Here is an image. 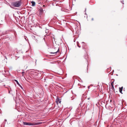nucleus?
Segmentation results:
<instances>
[{"label":"nucleus","mask_w":127,"mask_h":127,"mask_svg":"<svg viewBox=\"0 0 127 127\" xmlns=\"http://www.w3.org/2000/svg\"><path fill=\"white\" fill-rule=\"evenodd\" d=\"M21 4V2L19 1L12 2L11 5L15 7H18L20 6Z\"/></svg>","instance_id":"1"},{"label":"nucleus","mask_w":127,"mask_h":127,"mask_svg":"<svg viewBox=\"0 0 127 127\" xmlns=\"http://www.w3.org/2000/svg\"><path fill=\"white\" fill-rule=\"evenodd\" d=\"M23 124L25 125H32V123H27L23 122Z\"/></svg>","instance_id":"2"},{"label":"nucleus","mask_w":127,"mask_h":127,"mask_svg":"<svg viewBox=\"0 0 127 127\" xmlns=\"http://www.w3.org/2000/svg\"><path fill=\"white\" fill-rule=\"evenodd\" d=\"M42 123L41 122L32 123V125H40Z\"/></svg>","instance_id":"3"},{"label":"nucleus","mask_w":127,"mask_h":127,"mask_svg":"<svg viewBox=\"0 0 127 127\" xmlns=\"http://www.w3.org/2000/svg\"><path fill=\"white\" fill-rule=\"evenodd\" d=\"M4 77V75L2 74V73L0 72V79H2Z\"/></svg>","instance_id":"4"},{"label":"nucleus","mask_w":127,"mask_h":127,"mask_svg":"<svg viewBox=\"0 0 127 127\" xmlns=\"http://www.w3.org/2000/svg\"><path fill=\"white\" fill-rule=\"evenodd\" d=\"M119 91L120 92V93H122V90L123 89V87H122L121 88L120 87L119 88Z\"/></svg>","instance_id":"5"},{"label":"nucleus","mask_w":127,"mask_h":127,"mask_svg":"<svg viewBox=\"0 0 127 127\" xmlns=\"http://www.w3.org/2000/svg\"><path fill=\"white\" fill-rule=\"evenodd\" d=\"M56 102L58 103L59 102L60 103H61V101L59 100V99L58 98H57V100L56 101Z\"/></svg>","instance_id":"6"},{"label":"nucleus","mask_w":127,"mask_h":127,"mask_svg":"<svg viewBox=\"0 0 127 127\" xmlns=\"http://www.w3.org/2000/svg\"><path fill=\"white\" fill-rule=\"evenodd\" d=\"M31 3L32 4V6H34L35 5V2L33 1H32L31 2Z\"/></svg>","instance_id":"7"},{"label":"nucleus","mask_w":127,"mask_h":127,"mask_svg":"<svg viewBox=\"0 0 127 127\" xmlns=\"http://www.w3.org/2000/svg\"><path fill=\"white\" fill-rule=\"evenodd\" d=\"M82 47H85V45H86V44H85L84 43V42H82Z\"/></svg>","instance_id":"8"},{"label":"nucleus","mask_w":127,"mask_h":127,"mask_svg":"<svg viewBox=\"0 0 127 127\" xmlns=\"http://www.w3.org/2000/svg\"><path fill=\"white\" fill-rule=\"evenodd\" d=\"M15 81L16 82L17 84L19 86H20V84H19V83L18 82V81L16 80H15Z\"/></svg>","instance_id":"9"},{"label":"nucleus","mask_w":127,"mask_h":127,"mask_svg":"<svg viewBox=\"0 0 127 127\" xmlns=\"http://www.w3.org/2000/svg\"><path fill=\"white\" fill-rule=\"evenodd\" d=\"M32 38H33V39H35V40H36V36H34V35H32Z\"/></svg>","instance_id":"10"},{"label":"nucleus","mask_w":127,"mask_h":127,"mask_svg":"<svg viewBox=\"0 0 127 127\" xmlns=\"http://www.w3.org/2000/svg\"><path fill=\"white\" fill-rule=\"evenodd\" d=\"M113 83H114V81L112 82L111 83V85L112 87V88L114 87V86H113Z\"/></svg>","instance_id":"11"},{"label":"nucleus","mask_w":127,"mask_h":127,"mask_svg":"<svg viewBox=\"0 0 127 127\" xmlns=\"http://www.w3.org/2000/svg\"><path fill=\"white\" fill-rule=\"evenodd\" d=\"M77 46H78V47H79V48H80L81 47L80 46H79L78 45V42H77Z\"/></svg>","instance_id":"12"},{"label":"nucleus","mask_w":127,"mask_h":127,"mask_svg":"<svg viewBox=\"0 0 127 127\" xmlns=\"http://www.w3.org/2000/svg\"><path fill=\"white\" fill-rule=\"evenodd\" d=\"M59 50V49H58V50L57 52H54V53H52V54H54V53H57V52Z\"/></svg>","instance_id":"13"},{"label":"nucleus","mask_w":127,"mask_h":127,"mask_svg":"<svg viewBox=\"0 0 127 127\" xmlns=\"http://www.w3.org/2000/svg\"><path fill=\"white\" fill-rule=\"evenodd\" d=\"M40 11L41 12H42L43 11V9H42V8H41L40 9Z\"/></svg>","instance_id":"14"},{"label":"nucleus","mask_w":127,"mask_h":127,"mask_svg":"<svg viewBox=\"0 0 127 127\" xmlns=\"http://www.w3.org/2000/svg\"><path fill=\"white\" fill-rule=\"evenodd\" d=\"M25 73L24 72H22V74L23 76H24V74Z\"/></svg>","instance_id":"15"},{"label":"nucleus","mask_w":127,"mask_h":127,"mask_svg":"<svg viewBox=\"0 0 127 127\" xmlns=\"http://www.w3.org/2000/svg\"><path fill=\"white\" fill-rule=\"evenodd\" d=\"M20 87L22 89H23V87H22L20 85Z\"/></svg>","instance_id":"16"},{"label":"nucleus","mask_w":127,"mask_h":127,"mask_svg":"<svg viewBox=\"0 0 127 127\" xmlns=\"http://www.w3.org/2000/svg\"><path fill=\"white\" fill-rule=\"evenodd\" d=\"M5 121H6V120H5Z\"/></svg>","instance_id":"17"},{"label":"nucleus","mask_w":127,"mask_h":127,"mask_svg":"<svg viewBox=\"0 0 127 127\" xmlns=\"http://www.w3.org/2000/svg\"><path fill=\"white\" fill-rule=\"evenodd\" d=\"M92 20H93V18H92Z\"/></svg>","instance_id":"18"},{"label":"nucleus","mask_w":127,"mask_h":127,"mask_svg":"<svg viewBox=\"0 0 127 127\" xmlns=\"http://www.w3.org/2000/svg\"><path fill=\"white\" fill-rule=\"evenodd\" d=\"M122 3H123V4L124 3H123V2H122Z\"/></svg>","instance_id":"19"},{"label":"nucleus","mask_w":127,"mask_h":127,"mask_svg":"<svg viewBox=\"0 0 127 127\" xmlns=\"http://www.w3.org/2000/svg\"><path fill=\"white\" fill-rule=\"evenodd\" d=\"M122 3H123V4L124 3H123V2H122Z\"/></svg>","instance_id":"20"},{"label":"nucleus","mask_w":127,"mask_h":127,"mask_svg":"<svg viewBox=\"0 0 127 127\" xmlns=\"http://www.w3.org/2000/svg\"><path fill=\"white\" fill-rule=\"evenodd\" d=\"M16 92H17V90H16Z\"/></svg>","instance_id":"21"},{"label":"nucleus","mask_w":127,"mask_h":127,"mask_svg":"<svg viewBox=\"0 0 127 127\" xmlns=\"http://www.w3.org/2000/svg\"><path fill=\"white\" fill-rule=\"evenodd\" d=\"M86 10V9H85V11Z\"/></svg>","instance_id":"22"},{"label":"nucleus","mask_w":127,"mask_h":127,"mask_svg":"<svg viewBox=\"0 0 127 127\" xmlns=\"http://www.w3.org/2000/svg\"><path fill=\"white\" fill-rule=\"evenodd\" d=\"M86 58V59H86V58Z\"/></svg>","instance_id":"23"}]
</instances>
